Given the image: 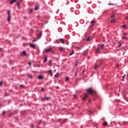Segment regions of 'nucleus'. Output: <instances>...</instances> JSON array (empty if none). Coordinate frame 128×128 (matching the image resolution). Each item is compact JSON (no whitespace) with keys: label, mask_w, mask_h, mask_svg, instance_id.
<instances>
[{"label":"nucleus","mask_w":128,"mask_h":128,"mask_svg":"<svg viewBox=\"0 0 128 128\" xmlns=\"http://www.w3.org/2000/svg\"><path fill=\"white\" fill-rule=\"evenodd\" d=\"M86 98H88V94H85L83 98V100H86Z\"/></svg>","instance_id":"nucleus-14"},{"label":"nucleus","mask_w":128,"mask_h":128,"mask_svg":"<svg viewBox=\"0 0 128 128\" xmlns=\"http://www.w3.org/2000/svg\"><path fill=\"white\" fill-rule=\"evenodd\" d=\"M98 68V65L96 64V65L94 66V68H95V70H96V68Z\"/></svg>","instance_id":"nucleus-35"},{"label":"nucleus","mask_w":128,"mask_h":128,"mask_svg":"<svg viewBox=\"0 0 128 128\" xmlns=\"http://www.w3.org/2000/svg\"><path fill=\"white\" fill-rule=\"evenodd\" d=\"M111 18H112V20H114V19H115V18H114V15H112V16H111Z\"/></svg>","instance_id":"nucleus-32"},{"label":"nucleus","mask_w":128,"mask_h":128,"mask_svg":"<svg viewBox=\"0 0 128 128\" xmlns=\"http://www.w3.org/2000/svg\"><path fill=\"white\" fill-rule=\"evenodd\" d=\"M13 114L12 113H10L8 115V116H12Z\"/></svg>","instance_id":"nucleus-34"},{"label":"nucleus","mask_w":128,"mask_h":128,"mask_svg":"<svg viewBox=\"0 0 128 128\" xmlns=\"http://www.w3.org/2000/svg\"><path fill=\"white\" fill-rule=\"evenodd\" d=\"M32 62H29V63H28V64H29L30 66H32Z\"/></svg>","instance_id":"nucleus-48"},{"label":"nucleus","mask_w":128,"mask_h":128,"mask_svg":"<svg viewBox=\"0 0 128 128\" xmlns=\"http://www.w3.org/2000/svg\"><path fill=\"white\" fill-rule=\"evenodd\" d=\"M22 0H20V1L18 2L17 4H17V8H20V2L22 1Z\"/></svg>","instance_id":"nucleus-7"},{"label":"nucleus","mask_w":128,"mask_h":128,"mask_svg":"<svg viewBox=\"0 0 128 128\" xmlns=\"http://www.w3.org/2000/svg\"><path fill=\"white\" fill-rule=\"evenodd\" d=\"M60 40H56V41H55V44H60Z\"/></svg>","instance_id":"nucleus-26"},{"label":"nucleus","mask_w":128,"mask_h":128,"mask_svg":"<svg viewBox=\"0 0 128 128\" xmlns=\"http://www.w3.org/2000/svg\"><path fill=\"white\" fill-rule=\"evenodd\" d=\"M96 20H92V21H91L90 22V24L91 26H94V24H96Z\"/></svg>","instance_id":"nucleus-8"},{"label":"nucleus","mask_w":128,"mask_h":128,"mask_svg":"<svg viewBox=\"0 0 128 128\" xmlns=\"http://www.w3.org/2000/svg\"><path fill=\"white\" fill-rule=\"evenodd\" d=\"M21 55L24 56H26V51H23L22 53H21Z\"/></svg>","instance_id":"nucleus-10"},{"label":"nucleus","mask_w":128,"mask_h":128,"mask_svg":"<svg viewBox=\"0 0 128 128\" xmlns=\"http://www.w3.org/2000/svg\"><path fill=\"white\" fill-rule=\"evenodd\" d=\"M75 76H76V73L75 74Z\"/></svg>","instance_id":"nucleus-55"},{"label":"nucleus","mask_w":128,"mask_h":128,"mask_svg":"<svg viewBox=\"0 0 128 128\" xmlns=\"http://www.w3.org/2000/svg\"><path fill=\"white\" fill-rule=\"evenodd\" d=\"M48 64L50 66H52V61L50 60L48 62Z\"/></svg>","instance_id":"nucleus-11"},{"label":"nucleus","mask_w":128,"mask_h":128,"mask_svg":"<svg viewBox=\"0 0 128 128\" xmlns=\"http://www.w3.org/2000/svg\"><path fill=\"white\" fill-rule=\"evenodd\" d=\"M7 14H8V22H10V18H12V17L10 16V10H8V12Z\"/></svg>","instance_id":"nucleus-2"},{"label":"nucleus","mask_w":128,"mask_h":128,"mask_svg":"<svg viewBox=\"0 0 128 128\" xmlns=\"http://www.w3.org/2000/svg\"><path fill=\"white\" fill-rule=\"evenodd\" d=\"M126 76V74H124L123 76H122V78H124V77Z\"/></svg>","instance_id":"nucleus-51"},{"label":"nucleus","mask_w":128,"mask_h":128,"mask_svg":"<svg viewBox=\"0 0 128 128\" xmlns=\"http://www.w3.org/2000/svg\"><path fill=\"white\" fill-rule=\"evenodd\" d=\"M101 48L102 50H104V48H106V46H104V44H102L101 45Z\"/></svg>","instance_id":"nucleus-22"},{"label":"nucleus","mask_w":128,"mask_h":128,"mask_svg":"<svg viewBox=\"0 0 128 128\" xmlns=\"http://www.w3.org/2000/svg\"><path fill=\"white\" fill-rule=\"evenodd\" d=\"M108 6H114V4H108Z\"/></svg>","instance_id":"nucleus-43"},{"label":"nucleus","mask_w":128,"mask_h":128,"mask_svg":"<svg viewBox=\"0 0 128 128\" xmlns=\"http://www.w3.org/2000/svg\"><path fill=\"white\" fill-rule=\"evenodd\" d=\"M74 98H76V94H74Z\"/></svg>","instance_id":"nucleus-42"},{"label":"nucleus","mask_w":128,"mask_h":128,"mask_svg":"<svg viewBox=\"0 0 128 128\" xmlns=\"http://www.w3.org/2000/svg\"><path fill=\"white\" fill-rule=\"evenodd\" d=\"M78 61H76V64H75L76 66H78Z\"/></svg>","instance_id":"nucleus-31"},{"label":"nucleus","mask_w":128,"mask_h":128,"mask_svg":"<svg viewBox=\"0 0 128 128\" xmlns=\"http://www.w3.org/2000/svg\"><path fill=\"white\" fill-rule=\"evenodd\" d=\"M44 90H46V88H42L41 90H42V92H44Z\"/></svg>","instance_id":"nucleus-36"},{"label":"nucleus","mask_w":128,"mask_h":128,"mask_svg":"<svg viewBox=\"0 0 128 128\" xmlns=\"http://www.w3.org/2000/svg\"><path fill=\"white\" fill-rule=\"evenodd\" d=\"M30 48H36V44H30Z\"/></svg>","instance_id":"nucleus-12"},{"label":"nucleus","mask_w":128,"mask_h":128,"mask_svg":"<svg viewBox=\"0 0 128 128\" xmlns=\"http://www.w3.org/2000/svg\"><path fill=\"white\" fill-rule=\"evenodd\" d=\"M87 92L89 94H92V96L94 94H96V92L92 88H90L86 90Z\"/></svg>","instance_id":"nucleus-1"},{"label":"nucleus","mask_w":128,"mask_h":128,"mask_svg":"<svg viewBox=\"0 0 128 128\" xmlns=\"http://www.w3.org/2000/svg\"><path fill=\"white\" fill-rule=\"evenodd\" d=\"M5 96H8V94H6Z\"/></svg>","instance_id":"nucleus-47"},{"label":"nucleus","mask_w":128,"mask_h":128,"mask_svg":"<svg viewBox=\"0 0 128 128\" xmlns=\"http://www.w3.org/2000/svg\"><path fill=\"white\" fill-rule=\"evenodd\" d=\"M122 27L123 28H128V25L124 24L122 25Z\"/></svg>","instance_id":"nucleus-21"},{"label":"nucleus","mask_w":128,"mask_h":128,"mask_svg":"<svg viewBox=\"0 0 128 128\" xmlns=\"http://www.w3.org/2000/svg\"><path fill=\"white\" fill-rule=\"evenodd\" d=\"M92 100H89V102H92Z\"/></svg>","instance_id":"nucleus-49"},{"label":"nucleus","mask_w":128,"mask_h":128,"mask_svg":"<svg viewBox=\"0 0 128 128\" xmlns=\"http://www.w3.org/2000/svg\"><path fill=\"white\" fill-rule=\"evenodd\" d=\"M29 12H30V13L32 12V9H30L29 10Z\"/></svg>","instance_id":"nucleus-37"},{"label":"nucleus","mask_w":128,"mask_h":128,"mask_svg":"<svg viewBox=\"0 0 128 128\" xmlns=\"http://www.w3.org/2000/svg\"><path fill=\"white\" fill-rule=\"evenodd\" d=\"M38 80H42L44 78V76L42 75H39L38 76Z\"/></svg>","instance_id":"nucleus-13"},{"label":"nucleus","mask_w":128,"mask_h":128,"mask_svg":"<svg viewBox=\"0 0 128 128\" xmlns=\"http://www.w3.org/2000/svg\"><path fill=\"white\" fill-rule=\"evenodd\" d=\"M45 52H54V50H52V48H50L48 49H45L44 50Z\"/></svg>","instance_id":"nucleus-4"},{"label":"nucleus","mask_w":128,"mask_h":128,"mask_svg":"<svg viewBox=\"0 0 128 128\" xmlns=\"http://www.w3.org/2000/svg\"><path fill=\"white\" fill-rule=\"evenodd\" d=\"M100 48H96V50L95 51V54H100Z\"/></svg>","instance_id":"nucleus-5"},{"label":"nucleus","mask_w":128,"mask_h":128,"mask_svg":"<svg viewBox=\"0 0 128 128\" xmlns=\"http://www.w3.org/2000/svg\"><path fill=\"white\" fill-rule=\"evenodd\" d=\"M48 73L51 74V76H52V70H50L48 71Z\"/></svg>","instance_id":"nucleus-19"},{"label":"nucleus","mask_w":128,"mask_h":128,"mask_svg":"<svg viewBox=\"0 0 128 128\" xmlns=\"http://www.w3.org/2000/svg\"><path fill=\"white\" fill-rule=\"evenodd\" d=\"M20 114L22 116H24V114H26V112L24 111H21L20 112Z\"/></svg>","instance_id":"nucleus-23"},{"label":"nucleus","mask_w":128,"mask_h":128,"mask_svg":"<svg viewBox=\"0 0 128 128\" xmlns=\"http://www.w3.org/2000/svg\"><path fill=\"white\" fill-rule=\"evenodd\" d=\"M70 80V78L68 77H66V82H68Z\"/></svg>","instance_id":"nucleus-27"},{"label":"nucleus","mask_w":128,"mask_h":128,"mask_svg":"<svg viewBox=\"0 0 128 128\" xmlns=\"http://www.w3.org/2000/svg\"><path fill=\"white\" fill-rule=\"evenodd\" d=\"M2 114L3 116H4V114H6V112H4V111L3 112Z\"/></svg>","instance_id":"nucleus-40"},{"label":"nucleus","mask_w":128,"mask_h":128,"mask_svg":"<svg viewBox=\"0 0 128 128\" xmlns=\"http://www.w3.org/2000/svg\"><path fill=\"white\" fill-rule=\"evenodd\" d=\"M66 122V119H64L62 122V124H64V122Z\"/></svg>","instance_id":"nucleus-38"},{"label":"nucleus","mask_w":128,"mask_h":128,"mask_svg":"<svg viewBox=\"0 0 128 128\" xmlns=\"http://www.w3.org/2000/svg\"><path fill=\"white\" fill-rule=\"evenodd\" d=\"M86 40L87 42H90V40H92V37H88L86 39Z\"/></svg>","instance_id":"nucleus-15"},{"label":"nucleus","mask_w":128,"mask_h":128,"mask_svg":"<svg viewBox=\"0 0 128 128\" xmlns=\"http://www.w3.org/2000/svg\"><path fill=\"white\" fill-rule=\"evenodd\" d=\"M127 76H128V74H127Z\"/></svg>","instance_id":"nucleus-56"},{"label":"nucleus","mask_w":128,"mask_h":128,"mask_svg":"<svg viewBox=\"0 0 128 128\" xmlns=\"http://www.w3.org/2000/svg\"><path fill=\"white\" fill-rule=\"evenodd\" d=\"M42 124V121H40V122H38V124Z\"/></svg>","instance_id":"nucleus-44"},{"label":"nucleus","mask_w":128,"mask_h":128,"mask_svg":"<svg viewBox=\"0 0 128 128\" xmlns=\"http://www.w3.org/2000/svg\"><path fill=\"white\" fill-rule=\"evenodd\" d=\"M126 34H127L126 33H124L123 36H126Z\"/></svg>","instance_id":"nucleus-45"},{"label":"nucleus","mask_w":128,"mask_h":128,"mask_svg":"<svg viewBox=\"0 0 128 128\" xmlns=\"http://www.w3.org/2000/svg\"><path fill=\"white\" fill-rule=\"evenodd\" d=\"M50 97H44L42 98V100H49Z\"/></svg>","instance_id":"nucleus-6"},{"label":"nucleus","mask_w":128,"mask_h":128,"mask_svg":"<svg viewBox=\"0 0 128 128\" xmlns=\"http://www.w3.org/2000/svg\"><path fill=\"white\" fill-rule=\"evenodd\" d=\"M110 22H116V19H112L110 20Z\"/></svg>","instance_id":"nucleus-25"},{"label":"nucleus","mask_w":128,"mask_h":128,"mask_svg":"<svg viewBox=\"0 0 128 128\" xmlns=\"http://www.w3.org/2000/svg\"><path fill=\"white\" fill-rule=\"evenodd\" d=\"M103 125L106 126H108V122H104L103 123Z\"/></svg>","instance_id":"nucleus-24"},{"label":"nucleus","mask_w":128,"mask_h":128,"mask_svg":"<svg viewBox=\"0 0 128 128\" xmlns=\"http://www.w3.org/2000/svg\"><path fill=\"white\" fill-rule=\"evenodd\" d=\"M60 74H58V72L57 74H56L54 76V78H58V76H60Z\"/></svg>","instance_id":"nucleus-16"},{"label":"nucleus","mask_w":128,"mask_h":128,"mask_svg":"<svg viewBox=\"0 0 128 128\" xmlns=\"http://www.w3.org/2000/svg\"><path fill=\"white\" fill-rule=\"evenodd\" d=\"M78 50H80V47H76Z\"/></svg>","instance_id":"nucleus-53"},{"label":"nucleus","mask_w":128,"mask_h":128,"mask_svg":"<svg viewBox=\"0 0 128 128\" xmlns=\"http://www.w3.org/2000/svg\"><path fill=\"white\" fill-rule=\"evenodd\" d=\"M36 34L38 36V38H40V36H42V32L38 30L36 31Z\"/></svg>","instance_id":"nucleus-3"},{"label":"nucleus","mask_w":128,"mask_h":128,"mask_svg":"<svg viewBox=\"0 0 128 128\" xmlns=\"http://www.w3.org/2000/svg\"><path fill=\"white\" fill-rule=\"evenodd\" d=\"M2 84V82L0 81V86Z\"/></svg>","instance_id":"nucleus-41"},{"label":"nucleus","mask_w":128,"mask_h":128,"mask_svg":"<svg viewBox=\"0 0 128 128\" xmlns=\"http://www.w3.org/2000/svg\"><path fill=\"white\" fill-rule=\"evenodd\" d=\"M89 113H90V114H92V111H89Z\"/></svg>","instance_id":"nucleus-52"},{"label":"nucleus","mask_w":128,"mask_h":128,"mask_svg":"<svg viewBox=\"0 0 128 128\" xmlns=\"http://www.w3.org/2000/svg\"><path fill=\"white\" fill-rule=\"evenodd\" d=\"M46 60H48V59L46 58V57H45L44 61V62H46Z\"/></svg>","instance_id":"nucleus-30"},{"label":"nucleus","mask_w":128,"mask_h":128,"mask_svg":"<svg viewBox=\"0 0 128 128\" xmlns=\"http://www.w3.org/2000/svg\"><path fill=\"white\" fill-rule=\"evenodd\" d=\"M16 0H12L10 2V4H14V2H16Z\"/></svg>","instance_id":"nucleus-20"},{"label":"nucleus","mask_w":128,"mask_h":128,"mask_svg":"<svg viewBox=\"0 0 128 128\" xmlns=\"http://www.w3.org/2000/svg\"><path fill=\"white\" fill-rule=\"evenodd\" d=\"M74 52V51L72 50V52L70 54L69 56H72Z\"/></svg>","instance_id":"nucleus-29"},{"label":"nucleus","mask_w":128,"mask_h":128,"mask_svg":"<svg viewBox=\"0 0 128 128\" xmlns=\"http://www.w3.org/2000/svg\"><path fill=\"white\" fill-rule=\"evenodd\" d=\"M27 76L28 78H32V74H28Z\"/></svg>","instance_id":"nucleus-17"},{"label":"nucleus","mask_w":128,"mask_h":128,"mask_svg":"<svg viewBox=\"0 0 128 128\" xmlns=\"http://www.w3.org/2000/svg\"><path fill=\"white\" fill-rule=\"evenodd\" d=\"M20 88H24V85H22V84H21V85H20Z\"/></svg>","instance_id":"nucleus-39"},{"label":"nucleus","mask_w":128,"mask_h":128,"mask_svg":"<svg viewBox=\"0 0 128 128\" xmlns=\"http://www.w3.org/2000/svg\"><path fill=\"white\" fill-rule=\"evenodd\" d=\"M122 38H124V40H128V38L127 37H126L124 36H122Z\"/></svg>","instance_id":"nucleus-28"},{"label":"nucleus","mask_w":128,"mask_h":128,"mask_svg":"<svg viewBox=\"0 0 128 128\" xmlns=\"http://www.w3.org/2000/svg\"><path fill=\"white\" fill-rule=\"evenodd\" d=\"M122 46V43L119 42V45L118 46V48H120Z\"/></svg>","instance_id":"nucleus-33"},{"label":"nucleus","mask_w":128,"mask_h":128,"mask_svg":"<svg viewBox=\"0 0 128 128\" xmlns=\"http://www.w3.org/2000/svg\"><path fill=\"white\" fill-rule=\"evenodd\" d=\"M60 50H62V48H60Z\"/></svg>","instance_id":"nucleus-50"},{"label":"nucleus","mask_w":128,"mask_h":128,"mask_svg":"<svg viewBox=\"0 0 128 128\" xmlns=\"http://www.w3.org/2000/svg\"><path fill=\"white\" fill-rule=\"evenodd\" d=\"M59 42H60L61 44H64V40L63 38L59 39Z\"/></svg>","instance_id":"nucleus-9"},{"label":"nucleus","mask_w":128,"mask_h":128,"mask_svg":"<svg viewBox=\"0 0 128 128\" xmlns=\"http://www.w3.org/2000/svg\"><path fill=\"white\" fill-rule=\"evenodd\" d=\"M128 16L126 18V20H128Z\"/></svg>","instance_id":"nucleus-54"},{"label":"nucleus","mask_w":128,"mask_h":128,"mask_svg":"<svg viewBox=\"0 0 128 128\" xmlns=\"http://www.w3.org/2000/svg\"><path fill=\"white\" fill-rule=\"evenodd\" d=\"M38 8H40V5H37L36 6L34 10H38Z\"/></svg>","instance_id":"nucleus-18"},{"label":"nucleus","mask_w":128,"mask_h":128,"mask_svg":"<svg viewBox=\"0 0 128 128\" xmlns=\"http://www.w3.org/2000/svg\"><path fill=\"white\" fill-rule=\"evenodd\" d=\"M34 128V124H32V128Z\"/></svg>","instance_id":"nucleus-46"}]
</instances>
